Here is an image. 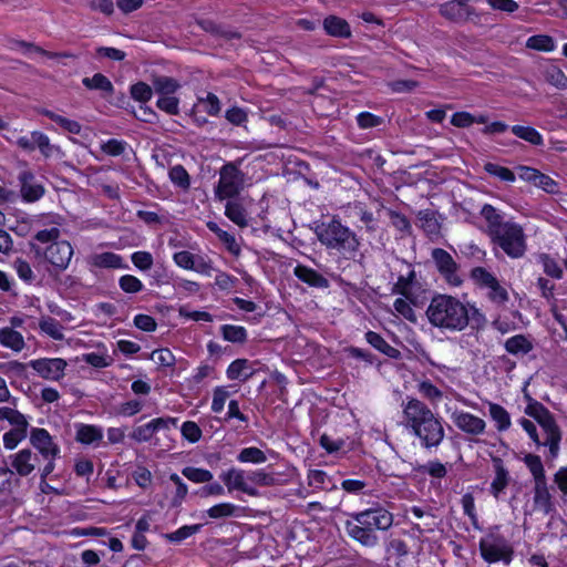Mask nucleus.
Listing matches in <instances>:
<instances>
[{"instance_id": "obj_1", "label": "nucleus", "mask_w": 567, "mask_h": 567, "mask_svg": "<svg viewBox=\"0 0 567 567\" xmlns=\"http://www.w3.org/2000/svg\"><path fill=\"white\" fill-rule=\"evenodd\" d=\"M401 408V424L408 433L416 437L426 450L439 447L445 437L443 420L423 401L413 396H406Z\"/></svg>"}, {"instance_id": "obj_2", "label": "nucleus", "mask_w": 567, "mask_h": 567, "mask_svg": "<svg viewBox=\"0 0 567 567\" xmlns=\"http://www.w3.org/2000/svg\"><path fill=\"white\" fill-rule=\"evenodd\" d=\"M481 216L486 223V234L508 257L522 258L526 250V236L523 227L491 204H484Z\"/></svg>"}, {"instance_id": "obj_3", "label": "nucleus", "mask_w": 567, "mask_h": 567, "mask_svg": "<svg viewBox=\"0 0 567 567\" xmlns=\"http://www.w3.org/2000/svg\"><path fill=\"white\" fill-rule=\"evenodd\" d=\"M392 524L393 514L380 505H374L364 511L349 514L344 529L351 539L371 548L379 543L375 532L388 530Z\"/></svg>"}, {"instance_id": "obj_4", "label": "nucleus", "mask_w": 567, "mask_h": 567, "mask_svg": "<svg viewBox=\"0 0 567 567\" xmlns=\"http://www.w3.org/2000/svg\"><path fill=\"white\" fill-rule=\"evenodd\" d=\"M425 316L432 327L456 332L468 326L470 307L456 297L439 293L432 297Z\"/></svg>"}, {"instance_id": "obj_5", "label": "nucleus", "mask_w": 567, "mask_h": 567, "mask_svg": "<svg viewBox=\"0 0 567 567\" xmlns=\"http://www.w3.org/2000/svg\"><path fill=\"white\" fill-rule=\"evenodd\" d=\"M315 234L322 246L336 250L347 260L354 259L360 251L361 239L355 231L343 225L338 216L318 224Z\"/></svg>"}, {"instance_id": "obj_6", "label": "nucleus", "mask_w": 567, "mask_h": 567, "mask_svg": "<svg viewBox=\"0 0 567 567\" xmlns=\"http://www.w3.org/2000/svg\"><path fill=\"white\" fill-rule=\"evenodd\" d=\"M33 238L45 246L31 244L32 251L37 257H42L53 272L61 274L69 268L74 249L70 241L61 239V230L58 227L41 229Z\"/></svg>"}, {"instance_id": "obj_7", "label": "nucleus", "mask_w": 567, "mask_h": 567, "mask_svg": "<svg viewBox=\"0 0 567 567\" xmlns=\"http://www.w3.org/2000/svg\"><path fill=\"white\" fill-rule=\"evenodd\" d=\"M528 404L525 413L533 417L540 426V446L549 450L550 458H556L559 454L563 433L558 426L553 413L538 401L527 396Z\"/></svg>"}, {"instance_id": "obj_8", "label": "nucleus", "mask_w": 567, "mask_h": 567, "mask_svg": "<svg viewBox=\"0 0 567 567\" xmlns=\"http://www.w3.org/2000/svg\"><path fill=\"white\" fill-rule=\"evenodd\" d=\"M480 553L488 564L503 563L509 565L514 557L511 542L501 533L499 526L491 527L480 539Z\"/></svg>"}, {"instance_id": "obj_9", "label": "nucleus", "mask_w": 567, "mask_h": 567, "mask_svg": "<svg viewBox=\"0 0 567 567\" xmlns=\"http://www.w3.org/2000/svg\"><path fill=\"white\" fill-rule=\"evenodd\" d=\"M470 278L480 289L486 291L487 299L501 307L505 306L509 299L507 289L501 284L497 277L484 267H474L470 272Z\"/></svg>"}, {"instance_id": "obj_10", "label": "nucleus", "mask_w": 567, "mask_h": 567, "mask_svg": "<svg viewBox=\"0 0 567 567\" xmlns=\"http://www.w3.org/2000/svg\"><path fill=\"white\" fill-rule=\"evenodd\" d=\"M245 174L233 163L225 164L219 171L215 187V197L219 200L236 197L244 188Z\"/></svg>"}, {"instance_id": "obj_11", "label": "nucleus", "mask_w": 567, "mask_h": 567, "mask_svg": "<svg viewBox=\"0 0 567 567\" xmlns=\"http://www.w3.org/2000/svg\"><path fill=\"white\" fill-rule=\"evenodd\" d=\"M431 257L439 274L449 286L460 287L463 284L460 267L449 251L443 248H434L432 249Z\"/></svg>"}, {"instance_id": "obj_12", "label": "nucleus", "mask_w": 567, "mask_h": 567, "mask_svg": "<svg viewBox=\"0 0 567 567\" xmlns=\"http://www.w3.org/2000/svg\"><path fill=\"white\" fill-rule=\"evenodd\" d=\"M173 261L184 270H193L204 276H210L214 270L210 258L204 255H195L188 250L174 252Z\"/></svg>"}, {"instance_id": "obj_13", "label": "nucleus", "mask_w": 567, "mask_h": 567, "mask_svg": "<svg viewBox=\"0 0 567 567\" xmlns=\"http://www.w3.org/2000/svg\"><path fill=\"white\" fill-rule=\"evenodd\" d=\"M29 365L43 379L59 381L65 374L68 363L62 358H41L31 360Z\"/></svg>"}, {"instance_id": "obj_14", "label": "nucleus", "mask_w": 567, "mask_h": 567, "mask_svg": "<svg viewBox=\"0 0 567 567\" xmlns=\"http://www.w3.org/2000/svg\"><path fill=\"white\" fill-rule=\"evenodd\" d=\"M451 420L461 432L472 436L483 435L487 426L485 420L462 410H455Z\"/></svg>"}, {"instance_id": "obj_15", "label": "nucleus", "mask_w": 567, "mask_h": 567, "mask_svg": "<svg viewBox=\"0 0 567 567\" xmlns=\"http://www.w3.org/2000/svg\"><path fill=\"white\" fill-rule=\"evenodd\" d=\"M30 443L42 457L58 458L60 456V446L45 429L33 427L30 432Z\"/></svg>"}, {"instance_id": "obj_16", "label": "nucleus", "mask_w": 567, "mask_h": 567, "mask_svg": "<svg viewBox=\"0 0 567 567\" xmlns=\"http://www.w3.org/2000/svg\"><path fill=\"white\" fill-rule=\"evenodd\" d=\"M11 471L13 475L18 474L22 477L30 475L37 468L39 456L30 449H22L9 456Z\"/></svg>"}, {"instance_id": "obj_17", "label": "nucleus", "mask_w": 567, "mask_h": 567, "mask_svg": "<svg viewBox=\"0 0 567 567\" xmlns=\"http://www.w3.org/2000/svg\"><path fill=\"white\" fill-rule=\"evenodd\" d=\"M245 471L239 468H230L220 475L221 481L225 483L228 492L240 491L249 496H257L258 491L249 484Z\"/></svg>"}, {"instance_id": "obj_18", "label": "nucleus", "mask_w": 567, "mask_h": 567, "mask_svg": "<svg viewBox=\"0 0 567 567\" xmlns=\"http://www.w3.org/2000/svg\"><path fill=\"white\" fill-rule=\"evenodd\" d=\"M20 183V192L23 200L33 203L39 200L43 194L44 188L41 184L35 182V177L32 172L23 169L18 176Z\"/></svg>"}, {"instance_id": "obj_19", "label": "nucleus", "mask_w": 567, "mask_h": 567, "mask_svg": "<svg viewBox=\"0 0 567 567\" xmlns=\"http://www.w3.org/2000/svg\"><path fill=\"white\" fill-rule=\"evenodd\" d=\"M492 463L495 475L491 483L489 492L496 499H498L509 485L511 475L501 457H493Z\"/></svg>"}, {"instance_id": "obj_20", "label": "nucleus", "mask_w": 567, "mask_h": 567, "mask_svg": "<svg viewBox=\"0 0 567 567\" xmlns=\"http://www.w3.org/2000/svg\"><path fill=\"white\" fill-rule=\"evenodd\" d=\"M470 0H452L440 7V13L450 21H465L473 12L468 6Z\"/></svg>"}, {"instance_id": "obj_21", "label": "nucleus", "mask_w": 567, "mask_h": 567, "mask_svg": "<svg viewBox=\"0 0 567 567\" xmlns=\"http://www.w3.org/2000/svg\"><path fill=\"white\" fill-rule=\"evenodd\" d=\"M87 265L93 269H122L127 266L123 262V258L111 251L92 254L87 258Z\"/></svg>"}, {"instance_id": "obj_22", "label": "nucleus", "mask_w": 567, "mask_h": 567, "mask_svg": "<svg viewBox=\"0 0 567 567\" xmlns=\"http://www.w3.org/2000/svg\"><path fill=\"white\" fill-rule=\"evenodd\" d=\"M75 440L84 445L100 444L103 440L102 427L93 424H75Z\"/></svg>"}, {"instance_id": "obj_23", "label": "nucleus", "mask_w": 567, "mask_h": 567, "mask_svg": "<svg viewBox=\"0 0 567 567\" xmlns=\"http://www.w3.org/2000/svg\"><path fill=\"white\" fill-rule=\"evenodd\" d=\"M293 275L302 282L316 287V288H327L329 286V281L322 275H320L315 269L303 266L297 265L293 269Z\"/></svg>"}, {"instance_id": "obj_24", "label": "nucleus", "mask_w": 567, "mask_h": 567, "mask_svg": "<svg viewBox=\"0 0 567 567\" xmlns=\"http://www.w3.org/2000/svg\"><path fill=\"white\" fill-rule=\"evenodd\" d=\"M323 29L327 34L336 38H350L351 37V28L349 23L337 16H328L323 20Z\"/></svg>"}, {"instance_id": "obj_25", "label": "nucleus", "mask_w": 567, "mask_h": 567, "mask_svg": "<svg viewBox=\"0 0 567 567\" xmlns=\"http://www.w3.org/2000/svg\"><path fill=\"white\" fill-rule=\"evenodd\" d=\"M534 505L536 509L548 514L553 509L551 495L549 493L547 481L534 484Z\"/></svg>"}, {"instance_id": "obj_26", "label": "nucleus", "mask_w": 567, "mask_h": 567, "mask_svg": "<svg viewBox=\"0 0 567 567\" xmlns=\"http://www.w3.org/2000/svg\"><path fill=\"white\" fill-rule=\"evenodd\" d=\"M0 344L14 352H20L25 347L23 336L12 327H4L0 329Z\"/></svg>"}, {"instance_id": "obj_27", "label": "nucleus", "mask_w": 567, "mask_h": 567, "mask_svg": "<svg viewBox=\"0 0 567 567\" xmlns=\"http://www.w3.org/2000/svg\"><path fill=\"white\" fill-rule=\"evenodd\" d=\"M488 413L498 432L507 431L512 425L509 413L501 404L488 402Z\"/></svg>"}, {"instance_id": "obj_28", "label": "nucleus", "mask_w": 567, "mask_h": 567, "mask_svg": "<svg viewBox=\"0 0 567 567\" xmlns=\"http://www.w3.org/2000/svg\"><path fill=\"white\" fill-rule=\"evenodd\" d=\"M543 76L550 85L564 90L567 87V75L554 63L545 64L542 69Z\"/></svg>"}, {"instance_id": "obj_29", "label": "nucleus", "mask_w": 567, "mask_h": 567, "mask_svg": "<svg viewBox=\"0 0 567 567\" xmlns=\"http://www.w3.org/2000/svg\"><path fill=\"white\" fill-rule=\"evenodd\" d=\"M225 216L240 228L248 226V215L238 200H228L225 205Z\"/></svg>"}, {"instance_id": "obj_30", "label": "nucleus", "mask_w": 567, "mask_h": 567, "mask_svg": "<svg viewBox=\"0 0 567 567\" xmlns=\"http://www.w3.org/2000/svg\"><path fill=\"white\" fill-rule=\"evenodd\" d=\"M9 48L11 50L21 51L24 54L39 53V54H42V55H44L47 58H51V59L58 58V56H64V58L71 56L68 53H52V52L45 51L44 49H42L33 43L23 41V40H10Z\"/></svg>"}, {"instance_id": "obj_31", "label": "nucleus", "mask_w": 567, "mask_h": 567, "mask_svg": "<svg viewBox=\"0 0 567 567\" xmlns=\"http://www.w3.org/2000/svg\"><path fill=\"white\" fill-rule=\"evenodd\" d=\"M32 136L34 138V150L38 148L44 157L48 158L62 153L61 147L52 144L47 134L40 131H33Z\"/></svg>"}, {"instance_id": "obj_32", "label": "nucleus", "mask_w": 567, "mask_h": 567, "mask_svg": "<svg viewBox=\"0 0 567 567\" xmlns=\"http://www.w3.org/2000/svg\"><path fill=\"white\" fill-rule=\"evenodd\" d=\"M0 420L8 421L12 425V430L28 432L29 422L18 410L8 406L0 408Z\"/></svg>"}, {"instance_id": "obj_33", "label": "nucleus", "mask_w": 567, "mask_h": 567, "mask_svg": "<svg viewBox=\"0 0 567 567\" xmlns=\"http://www.w3.org/2000/svg\"><path fill=\"white\" fill-rule=\"evenodd\" d=\"M511 130L515 136L532 145L540 146L544 144L543 135L532 126L514 125Z\"/></svg>"}, {"instance_id": "obj_34", "label": "nucleus", "mask_w": 567, "mask_h": 567, "mask_svg": "<svg viewBox=\"0 0 567 567\" xmlns=\"http://www.w3.org/2000/svg\"><path fill=\"white\" fill-rule=\"evenodd\" d=\"M39 328L42 333L53 340L61 341L64 339L63 326L52 317H42L39 321Z\"/></svg>"}, {"instance_id": "obj_35", "label": "nucleus", "mask_w": 567, "mask_h": 567, "mask_svg": "<svg viewBox=\"0 0 567 567\" xmlns=\"http://www.w3.org/2000/svg\"><path fill=\"white\" fill-rule=\"evenodd\" d=\"M505 349L514 355L526 354L533 349V344L525 336L516 334L506 340Z\"/></svg>"}, {"instance_id": "obj_36", "label": "nucleus", "mask_w": 567, "mask_h": 567, "mask_svg": "<svg viewBox=\"0 0 567 567\" xmlns=\"http://www.w3.org/2000/svg\"><path fill=\"white\" fill-rule=\"evenodd\" d=\"M152 85L154 91L159 95L174 94L181 87L177 80L165 75L155 76L152 81Z\"/></svg>"}, {"instance_id": "obj_37", "label": "nucleus", "mask_w": 567, "mask_h": 567, "mask_svg": "<svg viewBox=\"0 0 567 567\" xmlns=\"http://www.w3.org/2000/svg\"><path fill=\"white\" fill-rule=\"evenodd\" d=\"M365 340L374 349L379 350L380 352L386 354L390 358H396L399 355V351L392 346H390L381 334L374 331H368L365 333Z\"/></svg>"}, {"instance_id": "obj_38", "label": "nucleus", "mask_w": 567, "mask_h": 567, "mask_svg": "<svg viewBox=\"0 0 567 567\" xmlns=\"http://www.w3.org/2000/svg\"><path fill=\"white\" fill-rule=\"evenodd\" d=\"M526 48L530 50L551 52L556 48L555 40L547 34L532 35L526 40Z\"/></svg>"}, {"instance_id": "obj_39", "label": "nucleus", "mask_w": 567, "mask_h": 567, "mask_svg": "<svg viewBox=\"0 0 567 567\" xmlns=\"http://www.w3.org/2000/svg\"><path fill=\"white\" fill-rule=\"evenodd\" d=\"M226 374L229 380H238L240 378L246 380L252 374V371L248 360L237 359L228 365Z\"/></svg>"}, {"instance_id": "obj_40", "label": "nucleus", "mask_w": 567, "mask_h": 567, "mask_svg": "<svg viewBox=\"0 0 567 567\" xmlns=\"http://www.w3.org/2000/svg\"><path fill=\"white\" fill-rule=\"evenodd\" d=\"M417 220L420 223V227L427 235H436L440 231V224L435 217V213L431 209L420 210L417 213Z\"/></svg>"}, {"instance_id": "obj_41", "label": "nucleus", "mask_w": 567, "mask_h": 567, "mask_svg": "<svg viewBox=\"0 0 567 567\" xmlns=\"http://www.w3.org/2000/svg\"><path fill=\"white\" fill-rule=\"evenodd\" d=\"M415 281V271L411 269L406 276H400L392 288L393 293L401 295L406 299L413 297L412 286Z\"/></svg>"}, {"instance_id": "obj_42", "label": "nucleus", "mask_w": 567, "mask_h": 567, "mask_svg": "<svg viewBox=\"0 0 567 567\" xmlns=\"http://www.w3.org/2000/svg\"><path fill=\"white\" fill-rule=\"evenodd\" d=\"M413 297L406 299L405 297H400L394 300L393 308L398 316L404 318L405 320L415 323L417 320L416 313L412 307Z\"/></svg>"}, {"instance_id": "obj_43", "label": "nucleus", "mask_w": 567, "mask_h": 567, "mask_svg": "<svg viewBox=\"0 0 567 567\" xmlns=\"http://www.w3.org/2000/svg\"><path fill=\"white\" fill-rule=\"evenodd\" d=\"M523 461H524L525 465L527 466V468L529 470V472L534 478V483L546 481L544 465L538 455H535L532 453L526 454L524 456Z\"/></svg>"}, {"instance_id": "obj_44", "label": "nucleus", "mask_w": 567, "mask_h": 567, "mask_svg": "<svg viewBox=\"0 0 567 567\" xmlns=\"http://www.w3.org/2000/svg\"><path fill=\"white\" fill-rule=\"evenodd\" d=\"M82 83L89 90H97L105 93H112L114 90L112 82L102 73H95L92 78H84Z\"/></svg>"}, {"instance_id": "obj_45", "label": "nucleus", "mask_w": 567, "mask_h": 567, "mask_svg": "<svg viewBox=\"0 0 567 567\" xmlns=\"http://www.w3.org/2000/svg\"><path fill=\"white\" fill-rule=\"evenodd\" d=\"M220 332L226 341L233 343H244L247 340V330L243 326L224 324Z\"/></svg>"}, {"instance_id": "obj_46", "label": "nucleus", "mask_w": 567, "mask_h": 567, "mask_svg": "<svg viewBox=\"0 0 567 567\" xmlns=\"http://www.w3.org/2000/svg\"><path fill=\"white\" fill-rule=\"evenodd\" d=\"M207 228L213 231L227 247V249L237 255L239 252V246L233 235L223 230L215 221H208Z\"/></svg>"}, {"instance_id": "obj_47", "label": "nucleus", "mask_w": 567, "mask_h": 567, "mask_svg": "<svg viewBox=\"0 0 567 567\" xmlns=\"http://www.w3.org/2000/svg\"><path fill=\"white\" fill-rule=\"evenodd\" d=\"M44 116L49 117L50 120L58 123L61 127H63L66 132L72 134H80L82 126L79 122L74 120L66 118L64 116H61L50 110H43L41 112Z\"/></svg>"}, {"instance_id": "obj_48", "label": "nucleus", "mask_w": 567, "mask_h": 567, "mask_svg": "<svg viewBox=\"0 0 567 567\" xmlns=\"http://www.w3.org/2000/svg\"><path fill=\"white\" fill-rule=\"evenodd\" d=\"M168 177L171 182L183 190H187L190 186V177L183 165H175L169 168Z\"/></svg>"}, {"instance_id": "obj_49", "label": "nucleus", "mask_w": 567, "mask_h": 567, "mask_svg": "<svg viewBox=\"0 0 567 567\" xmlns=\"http://www.w3.org/2000/svg\"><path fill=\"white\" fill-rule=\"evenodd\" d=\"M240 463L261 464L267 461L266 454L258 447H245L237 455Z\"/></svg>"}, {"instance_id": "obj_50", "label": "nucleus", "mask_w": 567, "mask_h": 567, "mask_svg": "<svg viewBox=\"0 0 567 567\" xmlns=\"http://www.w3.org/2000/svg\"><path fill=\"white\" fill-rule=\"evenodd\" d=\"M200 528H202L200 524L184 525L175 532L165 534L164 537H165V539H167L171 543H181L184 539L198 533L200 530Z\"/></svg>"}, {"instance_id": "obj_51", "label": "nucleus", "mask_w": 567, "mask_h": 567, "mask_svg": "<svg viewBox=\"0 0 567 567\" xmlns=\"http://www.w3.org/2000/svg\"><path fill=\"white\" fill-rule=\"evenodd\" d=\"M182 474L189 481L194 483H209L214 478V475L210 471L205 468H198L188 466L183 468Z\"/></svg>"}, {"instance_id": "obj_52", "label": "nucleus", "mask_w": 567, "mask_h": 567, "mask_svg": "<svg viewBox=\"0 0 567 567\" xmlns=\"http://www.w3.org/2000/svg\"><path fill=\"white\" fill-rule=\"evenodd\" d=\"M417 391L432 403H437L443 398L442 391L429 380L421 381L417 384Z\"/></svg>"}, {"instance_id": "obj_53", "label": "nucleus", "mask_w": 567, "mask_h": 567, "mask_svg": "<svg viewBox=\"0 0 567 567\" xmlns=\"http://www.w3.org/2000/svg\"><path fill=\"white\" fill-rule=\"evenodd\" d=\"M417 472L422 474H427L432 478H443L447 474V468L445 464L434 460L427 462L426 464L420 465L417 467Z\"/></svg>"}, {"instance_id": "obj_54", "label": "nucleus", "mask_w": 567, "mask_h": 567, "mask_svg": "<svg viewBox=\"0 0 567 567\" xmlns=\"http://www.w3.org/2000/svg\"><path fill=\"white\" fill-rule=\"evenodd\" d=\"M484 169L489 175L495 176L503 182L513 183L516 179L515 174L509 168L495 163H486L484 165Z\"/></svg>"}, {"instance_id": "obj_55", "label": "nucleus", "mask_w": 567, "mask_h": 567, "mask_svg": "<svg viewBox=\"0 0 567 567\" xmlns=\"http://www.w3.org/2000/svg\"><path fill=\"white\" fill-rule=\"evenodd\" d=\"M386 214L391 220L393 227L403 235L411 234L412 226L406 216L393 209H386Z\"/></svg>"}, {"instance_id": "obj_56", "label": "nucleus", "mask_w": 567, "mask_h": 567, "mask_svg": "<svg viewBox=\"0 0 567 567\" xmlns=\"http://www.w3.org/2000/svg\"><path fill=\"white\" fill-rule=\"evenodd\" d=\"M539 262L543 265L544 272L555 279L563 278V269L558 262L547 254L539 255Z\"/></svg>"}, {"instance_id": "obj_57", "label": "nucleus", "mask_w": 567, "mask_h": 567, "mask_svg": "<svg viewBox=\"0 0 567 567\" xmlns=\"http://www.w3.org/2000/svg\"><path fill=\"white\" fill-rule=\"evenodd\" d=\"M169 480L176 486L175 494L172 498L171 505H172V507H178L182 505L183 501L185 499V497L188 493V487L176 473L171 474Z\"/></svg>"}, {"instance_id": "obj_58", "label": "nucleus", "mask_w": 567, "mask_h": 567, "mask_svg": "<svg viewBox=\"0 0 567 567\" xmlns=\"http://www.w3.org/2000/svg\"><path fill=\"white\" fill-rule=\"evenodd\" d=\"M153 89V86L146 84L145 82H137L131 86L130 93L132 99L135 101L145 103L152 99Z\"/></svg>"}, {"instance_id": "obj_59", "label": "nucleus", "mask_w": 567, "mask_h": 567, "mask_svg": "<svg viewBox=\"0 0 567 567\" xmlns=\"http://www.w3.org/2000/svg\"><path fill=\"white\" fill-rule=\"evenodd\" d=\"M236 511L237 506L231 503H219L208 508L206 513L210 518L217 519L234 516Z\"/></svg>"}, {"instance_id": "obj_60", "label": "nucleus", "mask_w": 567, "mask_h": 567, "mask_svg": "<svg viewBox=\"0 0 567 567\" xmlns=\"http://www.w3.org/2000/svg\"><path fill=\"white\" fill-rule=\"evenodd\" d=\"M247 478L250 485L257 486H272L276 478L272 474L265 472L264 470L251 471L247 474Z\"/></svg>"}, {"instance_id": "obj_61", "label": "nucleus", "mask_w": 567, "mask_h": 567, "mask_svg": "<svg viewBox=\"0 0 567 567\" xmlns=\"http://www.w3.org/2000/svg\"><path fill=\"white\" fill-rule=\"evenodd\" d=\"M156 105L159 110L171 115H176L179 112V100L174 94L159 95Z\"/></svg>"}, {"instance_id": "obj_62", "label": "nucleus", "mask_w": 567, "mask_h": 567, "mask_svg": "<svg viewBox=\"0 0 567 567\" xmlns=\"http://www.w3.org/2000/svg\"><path fill=\"white\" fill-rule=\"evenodd\" d=\"M120 288L126 293H137L143 290V282L133 275H124L118 280Z\"/></svg>"}, {"instance_id": "obj_63", "label": "nucleus", "mask_w": 567, "mask_h": 567, "mask_svg": "<svg viewBox=\"0 0 567 567\" xmlns=\"http://www.w3.org/2000/svg\"><path fill=\"white\" fill-rule=\"evenodd\" d=\"M13 268L17 271L19 278L24 282L31 284L35 279V275L31 268V265L27 260L17 258L13 261Z\"/></svg>"}, {"instance_id": "obj_64", "label": "nucleus", "mask_w": 567, "mask_h": 567, "mask_svg": "<svg viewBox=\"0 0 567 567\" xmlns=\"http://www.w3.org/2000/svg\"><path fill=\"white\" fill-rule=\"evenodd\" d=\"M127 148V143L122 140L111 138L101 144V151L110 156H120Z\"/></svg>"}]
</instances>
